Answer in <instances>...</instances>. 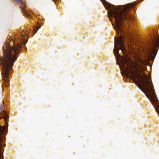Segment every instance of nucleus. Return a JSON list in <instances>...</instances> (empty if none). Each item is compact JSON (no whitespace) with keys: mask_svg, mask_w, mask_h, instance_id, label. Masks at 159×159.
<instances>
[{"mask_svg":"<svg viewBox=\"0 0 159 159\" xmlns=\"http://www.w3.org/2000/svg\"><path fill=\"white\" fill-rule=\"evenodd\" d=\"M25 36L21 35L18 39L12 41L13 46L11 47L8 41L5 42L2 48L3 58L0 57V64L2 66V75L4 83L2 87H8L9 85L8 75L11 73L14 63L17 59V55L21 50L22 44L25 45L27 40Z\"/></svg>","mask_w":159,"mask_h":159,"instance_id":"nucleus-1","label":"nucleus"},{"mask_svg":"<svg viewBox=\"0 0 159 159\" xmlns=\"http://www.w3.org/2000/svg\"><path fill=\"white\" fill-rule=\"evenodd\" d=\"M132 7V5L130 4L126 5L122 7L114 5L109 7H105L107 10H110V11H108L107 12L108 15L112 17L115 19L116 26H114V24L111 23L118 35L120 32L121 35L122 34V32L124 33L123 21L126 20L128 21L134 20V17L130 12Z\"/></svg>","mask_w":159,"mask_h":159,"instance_id":"nucleus-2","label":"nucleus"},{"mask_svg":"<svg viewBox=\"0 0 159 159\" xmlns=\"http://www.w3.org/2000/svg\"><path fill=\"white\" fill-rule=\"evenodd\" d=\"M157 47H159V39L156 35L154 39L150 42L147 48L148 53L150 58H154L156 56L157 52Z\"/></svg>","mask_w":159,"mask_h":159,"instance_id":"nucleus-3","label":"nucleus"},{"mask_svg":"<svg viewBox=\"0 0 159 159\" xmlns=\"http://www.w3.org/2000/svg\"><path fill=\"white\" fill-rule=\"evenodd\" d=\"M120 49H121L123 53H124L125 49L124 42L120 37H116L114 39V48L113 49V51L116 60L118 59L117 53L118 54V56H120L119 53V51Z\"/></svg>","mask_w":159,"mask_h":159,"instance_id":"nucleus-4","label":"nucleus"},{"mask_svg":"<svg viewBox=\"0 0 159 159\" xmlns=\"http://www.w3.org/2000/svg\"><path fill=\"white\" fill-rule=\"evenodd\" d=\"M5 128L0 126V159H3V152L5 145L3 144L4 141V137L3 132L5 131Z\"/></svg>","mask_w":159,"mask_h":159,"instance_id":"nucleus-5","label":"nucleus"},{"mask_svg":"<svg viewBox=\"0 0 159 159\" xmlns=\"http://www.w3.org/2000/svg\"><path fill=\"white\" fill-rule=\"evenodd\" d=\"M6 109V106L3 104H0V111H2L0 113V116H1L0 118V119L3 118L5 120V123H7V119L9 118V116L7 113L6 111H5Z\"/></svg>","mask_w":159,"mask_h":159,"instance_id":"nucleus-6","label":"nucleus"},{"mask_svg":"<svg viewBox=\"0 0 159 159\" xmlns=\"http://www.w3.org/2000/svg\"><path fill=\"white\" fill-rule=\"evenodd\" d=\"M21 10L22 12L25 13V15L26 17L30 18H31V15L26 12L25 9L24 7H21Z\"/></svg>","mask_w":159,"mask_h":159,"instance_id":"nucleus-7","label":"nucleus"},{"mask_svg":"<svg viewBox=\"0 0 159 159\" xmlns=\"http://www.w3.org/2000/svg\"><path fill=\"white\" fill-rule=\"evenodd\" d=\"M39 28L37 26H36L33 29V32L34 33V34L37 32V31L39 30Z\"/></svg>","mask_w":159,"mask_h":159,"instance_id":"nucleus-8","label":"nucleus"},{"mask_svg":"<svg viewBox=\"0 0 159 159\" xmlns=\"http://www.w3.org/2000/svg\"><path fill=\"white\" fill-rule=\"evenodd\" d=\"M15 2L17 4H20L22 3V0H14Z\"/></svg>","mask_w":159,"mask_h":159,"instance_id":"nucleus-9","label":"nucleus"},{"mask_svg":"<svg viewBox=\"0 0 159 159\" xmlns=\"http://www.w3.org/2000/svg\"><path fill=\"white\" fill-rule=\"evenodd\" d=\"M109 20H111V18L110 17L109 18Z\"/></svg>","mask_w":159,"mask_h":159,"instance_id":"nucleus-10","label":"nucleus"},{"mask_svg":"<svg viewBox=\"0 0 159 159\" xmlns=\"http://www.w3.org/2000/svg\"><path fill=\"white\" fill-rule=\"evenodd\" d=\"M158 47V48H159V47ZM157 50L158 49V48H157Z\"/></svg>","mask_w":159,"mask_h":159,"instance_id":"nucleus-11","label":"nucleus"},{"mask_svg":"<svg viewBox=\"0 0 159 159\" xmlns=\"http://www.w3.org/2000/svg\"><path fill=\"white\" fill-rule=\"evenodd\" d=\"M41 24H40V27L41 26Z\"/></svg>","mask_w":159,"mask_h":159,"instance_id":"nucleus-12","label":"nucleus"}]
</instances>
